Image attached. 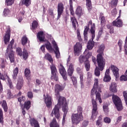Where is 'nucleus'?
Returning <instances> with one entry per match:
<instances>
[{"instance_id": "obj_23", "label": "nucleus", "mask_w": 127, "mask_h": 127, "mask_svg": "<svg viewBox=\"0 0 127 127\" xmlns=\"http://www.w3.org/2000/svg\"><path fill=\"white\" fill-rule=\"evenodd\" d=\"M109 90L112 93H117V92H118V89H117V83H116V82H112Z\"/></svg>"}, {"instance_id": "obj_6", "label": "nucleus", "mask_w": 127, "mask_h": 127, "mask_svg": "<svg viewBox=\"0 0 127 127\" xmlns=\"http://www.w3.org/2000/svg\"><path fill=\"white\" fill-rule=\"evenodd\" d=\"M96 29V25L95 23H93L91 27L90 32L92 35V40H89L87 48L88 50H92L95 46V42H94V39L95 38V30Z\"/></svg>"}, {"instance_id": "obj_29", "label": "nucleus", "mask_w": 127, "mask_h": 127, "mask_svg": "<svg viewBox=\"0 0 127 127\" xmlns=\"http://www.w3.org/2000/svg\"><path fill=\"white\" fill-rule=\"evenodd\" d=\"M50 127H60L59 125L57 124V121H56V119L54 118L50 124Z\"/></svg>"}, {"instance_id": "obj_10", "label": "nucleus", "mask_w": 127, "mask_h": 127, "mask_svg": "<svg viewBox=\"0 0 127 127\" xmlns=\"http://www.w3.org/2000/svg\"><path fill=\"white\" fill-rule=\"evenodd\" d=\"M83 120V115H81L78 114H73L71 116V122L72 124H75L78 125L80 123V122H82Z\"/></svg>"}, {"instance_id": "obj_48", "label": "nucleus", "mask_w": 127, "mask_h": 127, "mask_svg": "<svg viewBox=\"0 0 127 127\" xmlns=\"http://www.w3.org/2000/svg\"><path fill=\"white\" fill-rule=\"evenodd\" d=\"M7 96L8 99H12L13 98V95L11 93L10 90L8 89L7 91Z\"/></svg>"}, {"instance_id": "obj_27", "label": "nucleus", "mask_w": 127, "mask_h": 127, "mask_svg": "<svg viewBox=\"0 0 127 127\" xmlns=\"http://www.w3.org/2000/svg\"><path fill=\"white\" fill-rule=\"evenodd\" d=\"M1 106L3 109L4 112H5V113H6V112H7V110H8V107H7V104H6V101H5V100H3L2 102L0 101V105H1Z\"/></svg>"}, {"instance_id": "obj_43", "label": "nucleus", "mask_w": 127, "mask_h": 127, "mask_svg": "<svg viewBox=\"0 0 127 127\" xmlns=\"http://www.w3.org/2000/svg\"><path fill=\"white\" fill-rule=\"evenodd\" d=\"M10 13V10L8 8H5L3 10V14L4 16H7Z\"/></svg>"}, {"instance_id": "obj_52", "label": "nucleus", "mask_w": 127, "mask_h": 127, "mask_svg": "<svg viewBox=\"0 0 127 127\" xmlns=\"http://www.w3.org/2000/svg\"><path fill=\"white\" fill-rule=\"evenodd\" d=\"M77 38L78 39V41L80 42H82V41H83V40L82 39V38L81 37V34L80 33V31L77 30Z\"/></svg>"}, {"instance_id": "obj_31", "label": "nucleus", "mask_w": 127, "mask_h": 127, "mask_svg": "<svg viewBox=\"0 0 127 127\" xmlns=\"http://www.w3.org/2000/svg\"><path fill=\"white\" fill-rule=\"evenodd\" d=\"M23 106V108L26 109L27 111H28L30 109V107H31V102L30 101H25Z\"/></svg>"}, {"instance_id": "obj_38", "label": "nucleus", "mask_w": 127, "mask_h": 127, "mask_svg": "<svg viewBox=\"0 0 127 127\" xmlns=\"http://www.w3.org/2000/svg\"><path fill=\"white\" fill-rule=\"evenodd\" d=\"M28 41V39L26 36H23L21 39V44L23 46L25 45L26 43H27V41Z\"/></svg>"}, {"instance_id": "obj_26", "label": "nucleus", "mask_w": 127, "mask_h": 127, "mask_svg": "<svg viewBox=\"0 0 127 127\" xmlns=\"http://www.w3.org/2000/svg\"><path fill=\"white\" fill-rule=\"evenodd\" d=\"M30 125L34 126V127H40L39 126V123L35 119L33 118L30 121Z\"/></svg>"}, {"instance_id": "obj_21", "label": "nucleus", "mask_w": 127, "mask_h": 127, "mask_svg": "<svg viewBox=\"0 0 127 127\" xmlns=\"http://www.w3.org/2000/svg\"><path fill=\"white\" fill-rule=\"evenodd\" d=\"M75 14L80 18L83 15V9L81 6H78L75 11Z\"/></svg>"}, {"instance_id": "obj_64", "label": "nucleus", "mask_w": 127, "mask_h": 127, "mask_svg": "<svg viewBox=\"0 0 127 127\" xmlns=\"http://www.w3.org/2000/svg\"><path fill=\"white\" fill-rule=\"evenodd\" d=\"M88 122L84 121L83 122L81 127H87V126H88Z\"/></svg>"}, {"instance_id": "obj_16", "label": "nucleus", "mask_w": 127, "mask_h": 127, "mask_svg": "<svg viewBox=\"0 0 127 127\" xmlns=\"http://www.w3.org/2000/svg\"><path fill=\"white\" fill-rule=\"evenodd\" d=\"M9 39H10V29L8 28L6 30V34L4 37V44H7V43L9 42Z\"/></svg>"}, {"instance_id": "obj_51", "label": "nucleus", "mask_w": 127, "mask_h": 127, "mask_svg": "<svg viewBox=\"0 0 127 127\" xmlns=\"http://www.w3.org/2000/svg\"><path fill=\"white\" fill-rule=\"evenodd\" d=\"M101 19V25H104V24L106 23V19L105 18V16L101 15V17H100Z\"/></svg>"}, {"instance_id": "obj_63", "label": "nucleus", "mask_w": 127, "mask_h": 127, "mask_svg": "<svg viewBox=\"0 0 127 127\" xmlns=\"http://www.w3.org/2000/svg\"><path fill=\"white\" fill-rule=\"evenodd\" d=\"M5 74H4V75L3 74H2V73H1V72H0V80H2L3 81H5L6 78H5Z\"/></svg>"}, {"instance_id": "obj_4", "label": "nucleus", "mask_w": 127, "mask_h": 127, "mask_svg": "<svg viewBox=\"0 0 127 127\" xmlns=\"http://www.w3.org/2000/svg\"><path fill=\"white\" fill-rule=\"evenodd\" d=\"M102 93V90H101V88L99 87V80L95 78L93 87L91 91V96H93L95 93L96 101L98 100L100 104H102L103 101H102V98L101 97V93Z\"/></svg>"}, {"instance_id": "obj_44", "label": "nucleus", "mask_w": 127, "mask_h": 127, "mask_svg": "<svg viewBox=\"0 0 127 127\" xmlns=\"http://www.w3.org/2000/svg\"><path fill=\"white\" fill-rule=\"evenodd\" d=\"M0 123L3 124V113L2 110L0 108Z\"/></svg>"}, {"instance_id": "obj_13", "label": "nucleus", "mask_w": 127, "mask_h": 127, "mask_svg": "<svg viewBox=\"0 0 127 127\" xmlns=\"http://www.w3.org/2000/svg\"><path fill=\"white\" fill-rule=\"evenodd\" d=\"M58 16L57 19H59L60 17H61V15L63 14V12H64V4L63 3L60 2L58 4Z\"/></svg>"}, {"instance_id": "obj_15", "label": "nucleus", "mask_w": 127, "mask_h": 127, "mask_svg": "<svg viewBox=\"0 0 127 127\" xmlns=\"http://www.w3.org/2000/svg\"><path fill=\"white\" fill-rule=\"evenodd\" d=\"M45 103L48 109L51 108V106H52V98L50 96L47 95V97L45 99Z\"/></svg>"}, {"instance_id": "obj_3", "label": "nucleus", "mask_w": 127, "mask_h": 127, "mask_svg": "<svg viewBox=\"0 0 127 127\" xmlns=\"http://www.w3.org/2000/svg\"><path fill=\"white\" fill-rule=\"evenodd\" d=\"M104 50H105V46L103 45H101L99 47V50H97V53L99 54L97 55V62L101 70H103L104 65H106V60L103 57L104 56Z\"/></svg>"}, {"instance_id": "obj_28", "label": "nucleus", "mask_w": 127, "mask_h": 127, "mask_svg": "<svg viewBox=\"0 0 127 127\" xmlns=\"http://www.w3.org/2000/svg\"><path fill=\"white\" fill-rule=\"evenodd\" d=\"M86 5L88 10L91 11L93 7L92 6V1L91 0H86Z\"/></svg>"}, {"instance_id": "obj_56", "label": "nucleus", "mask_w": 127, "mask_h": 127, "mask_svg": "<svg viewBox=\"0 0 127 127\" xmlns=\"http://www.w3.org/2000/svg\"><path fill=\"white\" fill-rule=\"evenodd\" d=\"M2 62L0 64V67L1 68H2V69H3L4 68H5V62H6V61H4V60L3 59H1Z\"/></svg>"}, {"instance_id": "obj_18", "label": "nucleus", "mask_w": 127, "mask_h": 127, "mask_svg": "<svg viewBox=\"0 0 127 127\" xmlns=\"http://www.w3.org/2000/svg\"><path fill=\"white\" fill-rule=\"evenodd\" d=\"M113 25L116 27H123V20L120 19V18L118 17L117 19L113 22Z\"/></svg>"}, {"instance_id": "obj_60", "label": "nucleus", "mask_w": 127, "mask_h": 127, "mask_svg": "<svg viewBox=\"0 0 127 127\" xmlns=\"http://www.w3.org/2000/svg\"><path fill=\"white\" fill-rule=\"evenodd\" d=\"M118 0H112L111 1V4H112V5L116 6L117 5H118Z\"/></svg>"}, {"instance_id": "obj_46", "label": "nucleus", "mask_w": 127, "mask_h": 127, "mask_svg": "<svg viewBox=\"0 0 127 127\" xmlns=\"http://www.w3.org/2000/svg\"><path fill=\"white\" fill-rule=\"evenodd\" d=\"M87 59H86V57H85L83 55H81L79 57V61L81 64L83 63V62H85L86 61L85 60H87Z\"/></svg>"}, {"instance_id": "obj_12", "label": "nucleus", "mask_w": 127, "mask_h": 127, "mask_svg": "<svg viewBox=\"0 0 127 127\" xmlns=\"http://www.w3.org/2000/svg\"><path fill=\"white\" fill-rule=\"evenodd\" d=\"M59 71L60 72V74H61V76H62L64 80V81H67V80H68L67 78V72H66L65 67H64V66H63V64H60V66L59 67Z\"/></svg>"}, {"instance_id": "obj_17", "label": "nucleus", "mask_w": 127, "mask_h": 127, "mask_svg": "<svg viewBox=\"0 0 127 127\" xmlns=\"http://www.w3.org/2000/svg\"><path fill=\"white\" fill-rule=\"evenodd\" d=\"M111 80H112V78L110 75V69H108L106 70L103 81L104 82H110Z\"/></svg>"}, {"instance_id": "obj_61", "label": "nucleus", "mask_w": 127, "mask_h": 127, "mask_svg": "<svg viewBox=\"0 0 127 127\" xmlns=\"http://www.w3.org/2000/svg\"><path fill=\"white\" fill-rule=\"evenodd\" d=\"M27 97L29 98V99H32L33 98V93H32V92L29 91L27 93Z\"/></svg>"}, {"instance_id": "obj_2", "label": "nucleus", "mask_w": 127, "mask_h": 127, "mask_svg": "<svg viewBox=\"0 0 127 127\" xmlns=\"http://www.w3.org/2000/svg\"><path fill=\"white\" fill-rule=\"evenodd\" d=\"M45 59L49 61L50 63H51L52 64L50 66L51 71V79L55 80V81H58V80H59L58 75H57L58 71H57L56 66H55V64H53V59H52L51 55L49 54V53H47L45 55Z\"/></svg>"}, {"instance_id": "obj_39", "label": "nucleus", "mask_w": 127, "mask_h": 127, "mask_svg": "<svg viewBox=\"0 0 127 127\" xmlns=\"http://www.w3.org/2000/svg\"><path fill=\"white\" fill-rule=\"evenodd\" d=\"M38 26V22L36 20H34L32 23V30H34L36 28H37Z\"/></svg>"}, {"instance_id": "obj_33", "label": "nucleus", "mask_w": 127, "mask_h": 127, "mask_svg": "<svg viewBox=\"0 0 127 127\" xmlns=\"http://www.w3.org/2000/svg\"><path fill=\"white\" fill-rule=\"evenodd\" d=\"M18 67H16L13 71L12 78L14 80H16L17 75L18 74Z\"/></svg>"}, {"instance_id": "obj_7", "label": "nucleus", "mask_w": 127, "mask_h": 127, "mask_svg": "<svg viewBox=\"0 0 127 127\" xmlns=\"http://www.w3.org/2000/svg\"><path fill=\"white\" fill-rule=\"evenodd\" d=\"M112 100L118 111H122L123 109V104H122L121 98L119 96L114 94L112 95Z\"/></svg>"}, {"instance_id": "obj_25", "label": "nucleus", "mask_w": 127, "mask_h": 127, "mask_svg": "<svg viewBox=\"0 0 127 127\" xmlns=\"http://www.w3.org/2000/svg\"><path fill=\"white\" fill-rule=\"evenodd\" d=\"M98 66H96L95 71H94V74L95 76H97V77H99L101 74V72L100 71H103L104 70V68H105V65H104L103 69H101V68L100 66L98 65Z\"/></svg>"}, {"instance_id": "obj_45", "label": "nucleus", "mask_w": 127, "mask_h": 127, "mask_svg": "<svg viewBox=\"0 0 127 127\" xmlns=\"http://www.w3.org/2000/svg\"><path fill=\"white\" fill-rule=\"evenodd\" d=\"M5 4L8 6L9 5H12L14 3V0H5Z\"/></svg>"}, {"instance_id": "obj_1", "label": "nucleus", "mask_w": 127, "mask_h": 127, "mask_svg": "<svg viewBox=\"0 0 127 127\" xmlns=\"http://www.w3.org/2000/svg\"><path fill=\"white\" fill-rule=\"evenodd\" d=\"M61 106H63L62 109L63 112H64L62 121V125L64 126L65 125V122H66V116H67V113H68L69 110L65 98H60L59 102L57 105H55L52 110L51 116V117H54L55 115V118L59 120L60 119V109H61Z\"/></svg>"}, {"instance_id": "obj_30", "label": "nucleus", "mask_w": 127, "mask_h": 127, "mask_svg": "<svg viewBox=\"0 0 127 127\" xmlns=\"http://www.w3.org/2000/svg\"><path fill=\"white\" fill-rule=\"evenodd\" d=\"M45 46L47 50L50 52L53 51V48H52V46H51V43H50V41H47V43L45 44Z\"/></svg>"}, {"instance_id": "obj_62", "label": "nucleus", "mask_w": 127, "mask_h": 127, "mask_svg": "<svg viewBox=\"0 0 127 127\" xmlns=\"http://www.w3.org/2000/svg\"><path fill=\"white\" fill-rule=\"evenodd\" d=\"M52 44L53 45L54 48H55V50L56 49H59V48H58V46H57V44L56 43V42L55 41H53Z\"/></svg>"}, {"instance_id": "obj_41", "label": "nucleus", "mask_w": 127, "mask_h": 127, "mask_svg": "<svg viewBox=\"0 0 127 127\" xmlns=\"http://www.w3.org/2000/svg\"><path fill=\"white\" fill-rule=\"evenodd\" d=\"M79 75L80 84L81 85V86H83L84 85V73H80V74H79Z\"/></svg>"}, {"instance_id": "obj_42", "label": "nucleus", "mask_w": 127, "mask_h": 127, "mask_svg": "<svg viewBox=\"0 0 127 127\" xmlns=\"http://www.w3.org/2000/svg\"><path fill=\"white\" fill-rule=\"evenodd\" d=\"M16 52L18 56H20V57H21L22 56V50H21V48H17L16 49Z\"/></svg>"}, {"instance_id": "obj_59", "label": "nucleus", "mask_w": 127, "mask_h": 127, "mask_svg": "<svg viewBox=\"0 0 127 127\" xmlns=\"http://www.w3.org/2000/svg\"><path fill=\"white\" fill-rule=\"evenodd\" d=\"M103 111L106 113V114H108L109 113V107L107 105L103 106Z\"/></svg>"}, {"instance_id": "obj_40", "label": "nucleus", "mask_w": 127, "mask_h": 127, "mask_svg": "<svg viewBox=\"0 0 127 127\" xmlns=\"http://www.w3.org/2000/svg\"><path fill=\"white\" fill-rule=\"evenodd\" d=\"M77 113L78 115H80L81 116H83V108L81 106H78L77 107L76 110Z\"/></svg>"}, {"instance_id": "obj_54", "label": "nucleus", "mask_w": 127, "mask_h": 127, "mask_svg": "<svg viewBox=\"0 0 127 127\" xmlns=\"http://www.w3.org/2000/svg\"><path fill=\"white\" fill-rule=\"evenodd\" d=\"M25 101V96H22L18 98V102L21 104V102H24Z\"/></svg>"}, {"instance_id": "obj_20", "label": "nucleus", "mask_w": 127, "mask_h": 127, "mask_svg": "<svg viewBox=\"0 0 127 127\" xmlns=\"http://www.w3.org/2000/svg\"><path fill=\"white\" fill-rule=\"evenodd\" d=\"M111 68L114 76H115L116 78H118L120 75L119 74V68L114 65H112Z\"/></svg>"}, {"instance_id": "obj_34", "label": "nucleus", "mask_w": 127, "mask_h": 127, "mask_svg": "<svg viewBox=\"0 0 127 127\" xmlns=\"http://www.w3.org/2000/svg\"><path fill=\"white\" fill-rule=\"evenodd\" d=\"M22 56L24 60H26L28 58V53L27 52V50L24 48L23 49Z\"/></svg>"}, {"instance_id": "obj_53", "label": "nucleus", "mask_w": 127, "mask_h": 127, "mask_svg": "<svg viewBox=\"0 0 127 127\" xmlns=\"http://www.w3.org/2000/svg\"><path fill=\"white\" fill-rule=\"evenodd\" d=\"M120 81H127V76L126 74L122 75L120 78Z\"/></svg>"}, {"instance_id": "obj_8", "label": "nucleus", "mask_w": 127, "mask_h": 127, "mask_svg": "<svg viewBox=\"0 0 127 127\" xmlns=\"http://www.w3.org/2000/svg\"><path fill=\"white\" fill-rule=\"evenodd\" d=\"M92 116L91 119L92 121H95V119L97 118L98 115V104H97V101L95 99H92Z\"/></svg>"}, {"instance_id": "obj_35", "label": "nucleus", "mask_w": 127, "mask_h": 127, "mask_svg": "<svg viewBox=\"0 0 127 127\" xmlns=\"http://www.w3.org/2000/svg\"><path fill=\"white\" fill-rule=\"evenodd\" d=\"M107 28L109 29L110 33L113 34L114 33V25L112 24H108Z\"/></svg>"}, {"instance_id": "obj_57", "label": "nucleus", "mask_w": 127, "mask_h": 127, "mask_svg": "<svg viewBox=\"0 0 127 127\" xmlns=\"http://www.w3.org/2000/svg\"><path fill=\"white\" fill-rule=\"evenodd\" d=\"M104 121L106 124H110L111 123V120L110 118H109V117H105L104 119Z\"/></svg>"}, {"instance_id": "obj_32", "label": "nucleus", "mask_w": 127, "mask_h": 127, "mask_svg": "<svg viewBox=\"0 0 127 127\" xmlns=\"http://www.w3.org/2000/svg\"><path fill=\"white\" fill-rule=\"evenodd\" d=\"M84 67L87 71H90V68H91V64H90V61L88 59H86L84 62Z\"/></svg>"}, {"instance_id": "obj_11", "label": "nucleus", "mask_w": 127, "mask_h": 127, "mask_svg": "<svg viewBox=\"0 0 127 127\" xmlns=\"http://www.w3.org/2000/svg\"><path fill=\"white\" fill-rule=\"evenodd\" d=\"M64 88H65V85L62 86L58 84H57L55 85V96L57 97V98H59L58 101H59V99H60V98H65L60 96V92H61V91H63V90H64Z\"/></svg>"}, {"instance_id": "obj_22", "label": "nucleus", "mask_w": 127, "mask_h": 127, "mask_svg": "<svg viewBox=\"0 0 127 127\" xmlns=\"http://www.w3.org/2000/svg\"><path fill=\"white\" fill-rule=\"evenodd\" d=\"M31 72L30 69L26 68L24 70L25 77H26L28 81H30L31 80Z\"/></svg>"}, {"instance_id": "obj_49", "label": "nucleus", "mask_w": 127, "mask_h": 127, "mask_svg": "<svg viewBox=\"0 0 127 127\" xmlns=\"http://www.w3.org/2000/svg\"><path fill=\"white\" fill-rule=\"evenodd\" d=\"M118 44L119 46V52H122V49H123V41L122 40H119Z\"/></svg>"}, {"instance_id": "obj_55", "label": "nucleus", "mask_w": 127, "mask_h": 127, "mask_svg": "<svg viewBox=\"0 0 127 127\" xmlns=\"http://www.w3.org/2000/svg\"><path fill=\"white\" fill-rule=\"evenodd\" d=\"M24 4L26 5V6H29L31 3V0H24Z\"/></svg>"}, {"instance_id": "obj_37", "label": "nucleus", "mask_w": 127, "mask_h": 127, "mask_svg": "<svg viewBox=\"0 0 127 127\" xmlns=\"http://www.w3.org/2000/svg\"><path fill=\"white\" fill-rule=\"evenodd\" d=\"M23 87V81L22 80L18 81L16 88L17 90H20Z\"/></svg>"}, {"instance_id": "obj_5", "label": "nucleus", "mask_w": 127, "mask_h": 127, "mask_svg": "<svg viewBox=\"0 0 127 127\" xmlns=\"http://www.w3.org/2000/svg\"><path fill=\"white\" fill-rule=\"evenodd\" d=\"M14 44V40L12 39L10 44L7 46L5 56L7 59L9 58L11 63L14 62V52L12 50V45Z\"/></svg>"}, {"instance_id": "obj_47", "label": "nucleus", "mask_w": 127, "mask_h": 127, "mask_svg": "<svg viewBox=\"0 0 127 127\" xmlns=\"http://www.w3.org/2000/svg\"><path fill=\"white\" fill-rule=\"evenodd\" d=\"M71 79L72 80V82L73 83V86L75 87L77 86V78L75 76H72L71 77Z\"/></svg>"}, {"instance_id": "obj_19", "label": "nucleus", "mask_w": 127, "mask_h": 127, "mask_svg": "<svg viewBox=\"0 0 127 127\" xmlns=\"http://www.w3.org/2000/svg\"><path fill=\"white\" fill-rule=\"evenodd\" d=\"M44 32L42 31H40L37 35V38H38L40 42H45V36H43Z\"/></svg>"}, {"instance_id": "obj_14", "label": "nucleus", "mask_w": 127, "mask_h": 127, "mask_svg": "<svg viewBox=\"0 0 127 127\" xmlns=\"http://www.w3.org/2000/svg\"><path fill=\"white\" fill-rule=\"evenodd\" d=\"M74 48V53L75 55H77L80 53L81 50H82V44L80 43L77 42L76 43L75 45L73 47Z\"/></svg>"}, {"instance_id": "obj_50", "label": "nucleus", "mask_w": 127, "mask_h": 127, "mask_svg": "<svg viewBox=\"0 0 127 127\" xmlns=\"http://www.w3.org/2000/svg\"><path fill=\"white\" fill-rule=\"evenodd\" d=\"M55 54H56V57L57 59L60 58V52L59 51V49H56L55 50Z\"/></svg>"}, {"instance_id": "obj_24", "label": "nucleus", "mask_w": 127, "mask_h": 127, "mask_svg": "<svg viewBox=\"0 0 127 127\" xmlns=\"http://www.w3.org/2000/svg\"><path fill=\"white\" fill-rule=\"evenodd\" d=\"M74 72V67L73 65V64H70L68 66V69L67 70V74L68 76H72L73 75V73Z\"/></svg>"}, {"instance_id": "obj_58", "label": "nucleus", "mask_w": 127, "mask_h": 127, "mask_svg": "<svg viewBox=\"0 0 127 127\" xmlns=\"http://www.w3.org/2000/svg\"><path fill=\"white\" fill-rule=\"evenodd\" d=\"M88 31H89V26L88 27L86 26L84 29L83 35H88Z\"/></svg>"}, {"instance_id": "obj_36", "label": "nucleus", "mask_w": 127, "mask_h": 127, "mask_svg": "<svg viewBox=\"0 0 127 127\" xmlns=\"http://www.w3.org/2000/svg\"><path fill=\"white\" fill-rule=\"evenodd\" d=\"M5 77H7V82L10 89H13V85H12V82H11V80H10V78H9L8 75H7V73L5 74Z\"/></svg>"}, {"instance_id": "obj_9", "label": "nucleus", "mask_w": 127, "mask_h": 127, "mask_svg": "<svg viewBox=\"0 0 127 127\" xmlns=\"http://www.w3.org/2000/svg\"><path fill=\"white\" fill-rule=\"evenodd\" d=\"M69 10L70 11L71 15L73 16L70 18V20L72 22L73 28L76 30V29L77 28L76 24H78V21H77L76 17L74 16V15H75V13H74V9L73 8V3H69Z\"/></svg>"}]
</instances>
